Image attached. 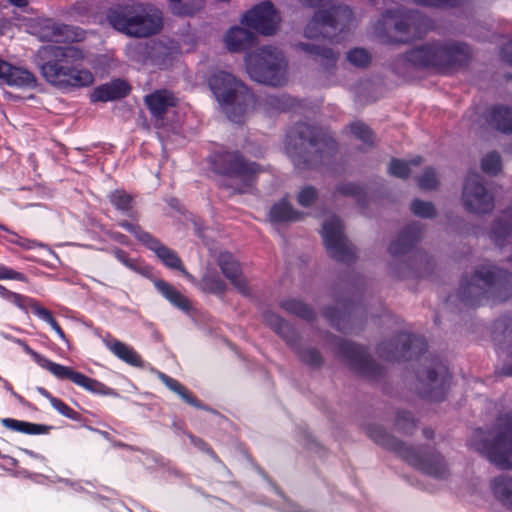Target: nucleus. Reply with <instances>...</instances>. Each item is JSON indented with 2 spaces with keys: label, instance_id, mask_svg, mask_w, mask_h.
Listing matches in <instances>:
<instances>
[{
  "label": "nucleus",
  "instance_id": "f257e3e1",
  "mask_svg": "<svg viewBox=\"0 0 512 512\" xmlns=\"http://www.w3.org/2000/svg\"><path fill=\"white\" fill-rule=\"evenodd\" d=\"M43 61L42 76L52 86L61 90H74L91 86L93 73L83 67L85 53L75 46H43L38 51Z\"/></svg>",
  "mask_w": 512,
  "mask_h": 512
},
{
  "label": "nucleus",
  "instance_id": "f03ea898",
  "mask_svg": "<svg viewBox=\"0 0 512 512\" xmlns=\"http://www.w3.org/2000/svg\"><path fill=\"white\" fill-rule=\"evenodd\" d=\"M460 297L472 304H481L483 299L504 301L512 296V275L490 263L475 268L471 277H465L459 287Z\"/></svg>",
  "mask_w": 512,
  "mask_h": 512
},
{
  "label": "nucleus",
  "instance_id": "7ed1b4c3",
  "mask_svg": "<svg viewBox=\"0 0 512 512\" xmlns=\"http://www.w3.org/2000/svg\"><path fill=\"white\" fill-rule=\"evenodd\" d=\"M367 435L376 444L394 451L408 464L430 476L442 479L448 475V468L444 458L435 451L408 446L389 435L384 428L378 425L369 426L367 428Z\"/></svg>",
  "mask_w": 512,
  "mask_h": 512
},
{
  "label": "nucleus",
  "instance_id": "20e7f679",
  "mask_svg": "<svg viewBox=\"0 0 512 512\" xmlns=\"http://www.w3.org/2000/svg\"><path fill=\"white\" fill-rule=\"evenodd\" d=\"M108 21L129 37L144 38L160 31L162 13L151 4L134 3L110 11Z\"/></svg>",
  "mask_w": 512,
  "mask_h": 512
},
{
  "label": "nucleus",
  "instance_id": "39448f33",
  "mask_svg": "<svg viewBox=\"0 0 512 512\" xmlns=\"http://www.w3.org/2000/svg\"><path fill=\"white\" fill-rule=\"evenodd\" d=\"M209 86L233 122H241L242 117L254 104V97L248 88L229 72H215L210 77Z\"/></svg>",
  "mask_w": 512,
  "mask_h": 512
},
{
  "label": "nucleus",
  "instance_id": "423d86ee",
  "mask_svg": "<svg viewBox=\"0 0 512 512\" xmlns=\"http://www.w3.org/2000/svg\"><path fill=\"white\" fill-rule=\"evenodd\" d=\"M470 50L464 43L453 41H429L411 49L406 60L416 67L445 69L463 64L468 60Z\"/></svg>",
  "mask_w": 512,
  "mask_h": 512
},
{
  "label": "nucleus",
  "instance_id": "0eeeda50",
  "mask_svg": "<svg viewBox=\"0 0 512 512\" xmlns=\"http://www.w3.org/2000/svg\"><path fill=\"white\" fill-rule=\"evenodd\" d=\"M470 443L475 450L484 454L499 468H511L512 415L500 417L495 428L489 433L482 430L475 431Z\"/></svg>",
  "mask_w": 512,
  "mask_h": 512
},
{
  "label": "nucleus",
  "instance_id": "6e6552de",
  "mask_svg": "<svg viewBox=\"0 0 512 512\" xmlns=\"http://www.w3.org/2000/svg\"><path fill=\"white\" fill-rule=\"evenodd\" d=\"M249 77L265 85L281 86L287 80V60L281 50L263 46L244 58Z\"/></svg>",
  "mask_w": 512,
  "mask_h": 512
},
{
  "label": "nucleus",
  "instance_id": "1a4fd4ad",
  "mask_svg": "<svg viewBox=\"0 0 512 512\" xmlns=\"http://www.w3.org/2000/svg\"><path fill=\"white\" fill-rule=\"evenodd\" d=\"M424 24L417 12H387L374 23L373 31L382 42L393 44L420 36Z\"/></svg>",
  "mask_w": 512,
  "mask_h": 512
},
{
  "label": "nucleus",
  "instance_id": "9d476101",
  "mask_svg": "<svg viewBox=\"0 0 512 512\" xmlns=\"http://www.w3.org/2000/svg\"><path fill=\"white\" fill-rule=\"evenodd\" d=\"M351 9L340 2L329 1L327 7L317 10L303 28V35L307 39L317 40L330 38L329 29L343 30L352 20Z\"/></svg>",
  "mask_w": 512,
  "mask_h": 512
},
{
  "label": "nucleus",
  "instance_id": "9b49d317",
  "mask_svg": "<svg viewBox=\"0 0 512 512\" xmlns=\"http://www.w3.org/2000/svg\"><path fill=\"white\" fill-rule=\"evenodd\" d=\"M286 151L294 165L302 168L311 162L310 156L313 152L321 150L313 129L306 124H300L287 135Z\"/></svg>",
  "mask_w": 512,
  "mask_h": 512
},
{
  "label": "nucleus",
  "instance_id": "f8f14e48",
  "mask_svg": "<svg viewBox=\"0 0 512 512\" xmlns=\"http://www.w3.org/2000/svg\"><path fill=\"white\" fill-rule=\"evenodd\" d=\"M321 235L328 254L343 262L353 259L354 252L348 243L343 225L335 215L327 216L322 224Z\"/></svg>",
  "mask_w": 512,
  "mask_h": 512
},
{
  "label": "nucleus",
  "instance_id": "ddd939ff",
  "mask_svg": "<svg viewBox=\"0 0 512 512\" xmlns=\"http://www.w3.org/2000/svg\"><path fill=\"white\" fill-rule=\"evenodd\" d=\"M465 207L474 213H488L494 208V197L485 188L482 177L469 173L462 192Z\"/></svg>",
  "mask_w": 512,
  "mask_h": 512
},
{
  "label": "nucleus",
  "instance_id": "4468645a",
  "mask_svg": "<svg viewBox=\"0 0 512 512\" xmlns=\"http://www.w3.org/2000/svg\"><path fill=\"white\" fill-rule=\"evenodd\" d=\"M240 22L260 34L272 35L279 28L280 16L270 2H262L247 11Z\"/></svg>",
  "mask_w": 512,
  "mask_h": 512
},
{
  "label": "nucleus",
  "instance_id": "2eb2a0df",
  "mask_svg": "<svg viewBox=\"0 0 512 512\" xmlns=\"http://www.w3.org/2000/svg\"><path fill=\"white\" fill-rule=\"evenodd\" d=\"M339 354L359 374L375 377L380 372V368L369 358L363 346L342 342L339 345Z\"/></svg>",
  "mask_w": 512,
  "mask_h": 512
},
{
  "label": "nucleus",
  "instance_id": "dca6fc26",
  "mask_svg": "<svg viewBox=\"0 0 512 512\" xmlns=\"http://www.w3.org/2000/svg\"><path fill=\"white\" fill-rule=\"evenodd\" d=\"M224 172L239 183V190L244 192L249 188L257 173L261 171L260 166L255 163H247L239 154L229 153L224 157Z\"/></svg>",
  "mask_w": 512,
  "mask_h": 512
},
{
  "label": "nucleus",
  "instance_id": "f3484780",
  "mask_svg": "<svg viewBox=\"0 0 512 512\" xmlns=\"http://www.w3.org/2000/svg\"><path fill=\"white\" fill-rule=\"evenodd\" d=\"M423 341L421 338L411 336L410 334H400L396 342H383L379 345L377 352L381 358L386 361L399 360L405 356L406 352L411 351L418 354L422 350Z\"/></svg>",
  "mask_w": 512,
  "mask_h": 512
},
{
  "label": "nucleus",
  "instance_id": "a211bd4d",
  "mask_svg": "<svg viewBox=\"0 0 512 512\" xmlns=\"http://www.w3.org/2000/svg\"><path fill=\"white\" fill-rule=\"evenodd\" d=\"M40 361V366L42 368L48 370L60 380L69 379L74 384L94 393H102L104 391L105 386L102 383L95 379L89 378L84 374L71 369L70 367L52 362L47 358L40 359Z\"/></svg>",
  "mask_w": 512,
  "mask_h": 512
},
{
  "label": "nucleus",
  "instance_id": "6ab92c4d",
  "mask_svg": "<svg viewBox=\"0 0 512 512\" xmlns=\"http://www.w3.org/2000/svg\"><path fill=\"white\" fill-rule=\"evenodd\" d=\"M447 373L443 366L427 370L419 375V393L432 400L439 401L444 395Z\"/></svg>",
  "mask_w": 512,
  "mask_h": 512
},
{
  "label": "nucleus",
  "instance_id": "aec40b11",
  "mask_svg": "<svg viewBox=\"0 0 512 512\" xmlns=\"http://www.w3.org/2000/svg\"><path fill=\"white\" fill-rule=\"evenodd\" d=\"M256 41V35L250 30L233 26L223 35V44L231 53H241L250 49Z\"/></svg>",
  "mask_w": 512,
  "mask_h": 512
},
{
  "label": "nucleus",
  "instance_id": "412c9836",
  "mask_svg": "<svg viewBox=\"0 0 512 512\" xmlns=\"http://www.w3.org/2000/svg\"><path fill=\"white\" fill-rule=\"evenodd\" d=\"M0 80L5 84L20 88L34 87L36 83V78L31 72L23 68L13 67L1 59Z\"/></svg>",
  "mask_w": 512,
  "mask_h": 512
},
{
  "label": "nucleus",
  "instance_id": "4be33fe9",
  "mask_svg": "<svg viewBox=\"0 0 512 512\" xmlns=\"http://www.w3.org/2000/svg\"><path fill=\"white\" fill-rule=\"evenodd\" d=\"M218 264L231 284L241 293L247 294L248 288L246 280L242 275L239 263L234 259L232 254L227 251L221 252L218 256Z\"/></svg>",
  "mask_w": 512,
  "mask_h": 512
},
{
  "label": "nucleus",
  "instance_id": "5701e85b",
  "mask_svg": "<svg viewBox=\"0 0 512 512\" xmlns=\"http://www.w3.org/2000/svg\"><path fill=\"white\" fill-rule=\"evenodd\" d=\"M145 237V240L148 241V245L146 247L153 251L165 266L170 269H177L181 271L185 277L191 278V275L186 271L181 259L178 257L175 251L162 244L153 236Z\"/></svg>",
  "mask_w": 512,
  "mask_h": 512
},
{
  "label": "nucleus",
  "instance_id": "b1692460",
  "mask_svg": "<svg viewBox=\"0 0 512 512\" xmlns=\"http://www.w3.org/2000/svg\"><path fill=\"white\" fill-rule=\"evenodd\" d=\"M129 85L120 79L98 86L91 94L93 102H107L125 97L129 93Z\"/></svg>",
  "mask_w": 512,
  "mask_h": 512
},
{
  "label": "nucleus",
  "instance_id": "393cba45",
  "mask_svg": "<svg viewBox=\"0 0 512 512\" xmlns=\"http://www.w3.org/2000/svg\"><path fill=\"white\" fill-rule=\"evenodd\" d=\"M298 50L310 55L316 59H320L324 70L327 73H331L336 65L339 57V53L334 52L332 49L327 47H320L314 44L299 42L296 44Z\"/></svg>",
  "mask_w": 512,
  "mask_h": 512
},
{
  "label": "nucleus",
  "instance_id": "a878e982",
  "mask_svg": "<svg viewBox=\"0 0 512 512\" xmlns=\"http://www.w3.org/2000/svg\"><path fill=\"white\" fill-rule=\"evenodd\" d=\"M176 101L174 95L167 90L156 91L145 96V102L156 118H162L168 108L176 105Z\"/></svg>",
  "mask_w": 512,
  "mask_h": 512
},
{
  "label": "nucleus",
  "instance_id": "bb28decb",
  "mask_svg": "<svg viewBox=\"0 0 512 512\" xmlns=\"http://www.w3.org/2000/svg\"><path fill=\"white\" fill-rule=\"evenodd\" d=\"M103 341L105 346L122 361L135 367L143 366L141 356L131 346L110 337Z\"/></svg>",
  "mask_w": 512,
  "mask_h": 512
},
{
  "label": "nucleus",
  "instance_id": "cd10ccee",
  "mask_svg": "<svg viewBox=\"0 0 512 512\" xmlns=\"http://www.w3.org/2000/svg\"><path fill=\"white\" fill-rule=\"evenodd\" d=\"M156 289L176 308L187 312L191 309V304L180 291L164 280H156L154 282Z\"/></svg>",
  "mask_w": 512,
  "mask_h": 512
},
{
  "label": "nucleus",
  "instance_id": "c85d7f7f",
  "mask_svg": "<svg viewBox=\"0 0 512 512\" xmlns=\"http://www.w3.org/2000/svg\"><path fill=\"white\" fill-rule=\"evenodd\" d=\"M490 489L493 497L502 505L512 509V479L498 476L491 480Z\"/></svg>",
  "mask_w": 512,
  "mask_h": 512
},
{
  "label": "nucleus",
  "instance_id": "c756f323",
  "mask_svg": "<svg viewBox=\"0 0 512 512\" xmlns=\"http://www.w3.org/2000/svg\"><path fill=\"white\" fill-rule=\"evenodd\" d=\"M302 217V214L295 209L286 201L281 200L274 204L269 213V219L273 223H284L290 221H296Z\"/></svg>",
  "mask_w": 512,
  "mask_h": 512
},
{
  "label": "nucleus",
  "instance_id": "7c9ffc66",
  "mask_svg": "<svg viewBox=\"0 0 512 512\" xmlns=\"http://www.w3.org/2000/svg\"><path fill=\"white\" fill-rule=\"evenodd\" d=\"M263 317L265 323L278 333L289 345H294L297 335L285 321L273 312H266Z\"/></svg>",
  "mask_w": 512,
  "mask_h": 512
},
{
  "label": "nucleus",
  "instance_id": "2f4dec72",
  "mask_svg": "<svg viewBox=\"0 0 512 512\" xmlns=\"http://www.w3.org/2000/svg\"><path fill=\"white\" fill-rule=\"evenodd\" d=\"M491 126L504 133L512 131V109L497 106L491 109L489 114Z\"/></svg>",
  "mask_w": 512,
  "mask_h": 512
},
{
  "label": "nucleus",
  "instance_id": "473e14b6",
  "mask_svg": "<svg viewBox=\"0 0 512 512\" xmlns=\"http://www.w3.org/2000/svg\"><path fill=\"white\" fill-rule=\"evenodd\" d=\"M418 235L412 229L405 230L388 248L391 256L399 257L406 254L417 241Z\"/></svg>",
  "mask_w": 512,
  "mask_h": 512
},
{
  "label": "nucleus",
  "instance_id": "72a5a7b5",
  "mask_svg": "<svg viewBox=\"0 0 512 512\" xmlns=\"http://www.w3.org/2000/svg\"><path fill=\"white\" fill-rule=\"evenodd\" d=\"M512 232V206L504 211L501 218L496 222L491 230L490 237L495 243H500L502 238L510 235Z\"/></svg>",
  "mask_w": 512,
  "mask_h": 512
},
{
  "label": "nucleus",
  "instance_id": "f704fd0d",
  "mask_svg": "<svg viewBox=\"0 0 512 512\" xmlns=\"http://www.w3.org/2000/svg\"><path fill=\"white\" fill-rule=\"evenodd\" d=\"M295 342L296 340L294 343ZM292 346L294 347L300 361L305 365L310 366L311 368H319L323 364L322 355L317 349L310 346L299 347L295 344Z\"/></svg>",
  "mask_w": 512,
  "mask_h": 512
},
{
  "label": "nucleus",
  "instance_id": "c9c22d12",
  "mask_svg": "<svg viewBox=\"0 0 512 512\" xmlns=\"http://www.w3.org/2000/svg\"><path fill=\"white\" fill-rule=\"evenodd\" d=\"M1 422L5 428L25 434H40L46 430L45 426L11 418H4Z\"/></svg>",
  "mask_w": 512,
  "mask_h": 512
},
{
  "label": "nucleus",
  "instance_id": "e433bc0d",
  "mask_svg": "<svg viewBox=\"0 0 512 512\" xmlns=\"http://www.w3.org/2000/svg\"><path fill=\"white\" fill-rule=\"evenodd\" d=\"M28 308H30L32 310V312L36 316H38L41 320L47 322L60 338H62V339L65 338L63 330L58 325V323L55 321V319L52 316V313L48 309L41 306L38 302H36L34 300H29Z\"/></svg>",
  "mask_w": 512,
  "mask_h": 512
},
{
  "label": "nucleus",
  "instance_id": "4c0bfd02",
  "mask_svg": "<svg viewBox=\"0 0 512 512\" xmlns=\"http://www.w3.org/2000/svg\"><path fill=\"white\" fill-rule=\"evenodd\" d=\"M421 162V157H415L409 163L402 160L393 159L389 165V173L395 177L405 178L411 172L410 165H420Z\"/></svg>",
  "mask_w": 512,
  "mask_h": 512
},
{
  "label": "nucleus",
  "instance_id": "58836bf2",
  "mask_svg": "<svg viewBox=\"0 0 512 512\" xmlns=\"http://www.w3.org/2000/svg\"><path fill=\"white\" fill-rule=\"evenodd\" d=\"M281 307L287 312L296 314L307 320L313 317V311L307 305L295 299L283 301Z\"/></svg>",
  "mask_w": 512,
  "mask_h": 512
},
{
  "label": "nucleus",
  "instance_id": "ea45409f",
  "mask_svg": "<svg viewBox=\"0 0 512 512\" xmlns=\"http://www.w3.org/2000/svg\"><path fill=\"white\" fill-rule=\"evenodd\" d=\"M202 0H193V4H183L182 0H168V6L172 13L177 15H191L201 7Z\"/></svg>",
  "mask_w": 512,
  "mask_h": 512
},
{
  "label": "nucleus",
  "instance_id": "a19ab883",
  "mask_svg": "<svg viewBox=\"0 0 512 512\" xmlns=\"http://www.w3.org/2000/svg\"><path fill=\"white\" fill-rule=\"evenodd\" d=\"M482 170L489 175H496L502 167L500 156L491 152L485 155L481 161Z\"/></svg>",
  "mask_w": 512,
  "mask_h": 512
},
{
  "label": "nucleus",
  "instance_id": "79ce46f5",
  "mask_svg": "<svg viewBox=\"0 0 512 512\" xmlns=\"http://www.w3.org/2000/svg\"><path fill=\"white\" fill-rule=\"evenodd\" d=\"M347 60L356 67H366L371 61V55L363 48H355L348 52Z\"/></svg>",
  "mask_w": 512,
  "mask_h": 512
},
{
  "label": "nucleus",
  "instance_id": "37998d69",
  "mask_svg": "<svg viewBox=\"0 0 512 512\" xmlns=\"http://www.w3.org/2000/svg\"><path fill=\"white\" fill-rule=\"evenodd\" d=\"M111 203L122 211H128L132 207V197L124 191L116 190L110 195Z\"/></svg>",
  "mask_w": 512,
  "mask_h": 512
},
{
  "label": "nucleus",
  "instance_id": "c03bdc74",
  "mask_svg": "<svg viewBox=\"0 0 512 512\" xmlns=\"http://www.w3.org/2000/svg\"><path fill=\"white\" fill-rule=\"evenodd\" d=\"M411 210L418 217L432 218L435 216V208L430 202L415 200L411 204Z\"/></svg>",
  "mask_w": 512,
  "mask_h": 512
},
{
  "label": "nucleus",
  "instance_id": "a18cd8bd",
  "mask_svg": "<svg viewBox=\"0 0 512 512\" xmlns=\"http://www.w3.org/2000/svg\"><path fill=\"white\" fill-rule=\"evenodd\" d=\"M113 254L118 261H120L122 264H124L129 269H131L137 273H140V274H146V268L143 267L136 260L130 259L128 257V255L123 250L115 249L113 251Z\"/></svg>",
  "mask_w": 512,
  "mask_h": 512
},
{
  "label": "nucleus",
  "instance_id": "49530a36",
  "mask_svg": "<svg viewBox=\"0 0 512 512\" xmlns=\"http://www.w3.org/2000/svg\"><path fill=\"white\" fill-rule=\"evenodd\" d=\"M147 47L143 44H130L126 47V55L132 62L144 63L146 59Z\"/></svg>",
  "mask_w": 512,
  "mask_h": 512
},
{
  "label": "nucleus",
  "instance_id": "de8ad7c7",
  "mask_svg": "<svg viewBox=\"0 0 512 512\" xmlns=\"http://www.w3.org/2000/svg\"><path fill=\"white\" fill-rule=\"evenodd\" d=\"M351 133L368 145L373 144V135L370 129L361 122H354L350 126Z\"/></svg>",
  "mask_w": 512,
  "mask_h": 512
},
{
  "label": "nucleus",
  "instance_id": "09e8293b",
  "mask_svg": "<svg viewBox=\"0 0 512 512\" xmlns=\"http://www.w3.org/2000/svg\"><path fill=\"white\" fill-rule=\"evenodd\" d=\"M317 199V191L311 186L302 188L297 196V201L301 206H311Z\"/></svg>",
  "mask_w": 512,
  "mask_h": 512
},
{
  "label": "nucleus",
  "instance_id": "8fccbe9b",
  "mask_svg": "<svg viewBox=\"0 0 512 512\" xmlns=\"http://www.w3.org/2000/svg\"><path fill=\"white\" fill-rule=\"evenodd\" d=\"M420 188L431 190L437 187L438 179L433 169H426L421 177L418 179Z\"/></svg>",
  "mask_w": 512,
  "mask_h": 512
},
{
  "label": "nucleus",
  "instance_id": "3c124183",
  "mask_svg": "<svg viewBox=\"0 0 512 512\" xmlns=\"http://www.w3.org/2000/svg\"><path fill=\"white\" fill-rule=\"evenodd\" d=\"M120 225L126 229L127 231H129L130 233H132L133 235H135V237L141 241L145 246L148 245V241L145 240L146 237L144 236H151L149 233L143 231L139 226L135 225V224H132V223H129L127 221H123L120 223Z\"/></svg>",
  "mask_w": 512,
  "mask_h": 512
},
{
  "label": "nucleus",
  "instance_id": "603ef678",
  "mask_svg": "<svg viewBox=\"0 0 512 512\" xmlns=\"http://www.w3.org/2000/svg\"><path fill=\"white\" fill-rule=\"evenodd\" d=\"M0 335L2 337H4L5 339L11 340V341L17 343L18 345H20L27 354H29V355H31L33 357V359L37 362L38 365L41 364L40 359H44L45 358L42 355H40L39 353H37L34 350H32L23 340L13 338L10 335H8L6 333H3V332H0Z\"/></svg>",
  "mask_w": 512,
  "mask_h": 512
},
{
  "label": "nucleus",
  "instance_id": "864d4df0",
  "mask_svg": "<svg viewBox=\"0 0 512 512\" xmlns=\"http://www.w3.org/2000/svg\"><path fill=\"white\" fill-rule=\"evenodd\" d=\"M0 335L2 337H4L5 339L11 340V341L17 343L18 345H20L27 354H29V355H31L33 357V359L37 362L38 365L41 364L40 359H44L45 358L42 355H40L39 353H37L34 350H32L23 340L13 338L10 335H8L6 333H3V332H0Z\"/></svg>",
  "mask_w": 512,
  "mask_h": 512
},
{
  "label": "nucleus",
  "instance_id": "5fc2aeb1",
  "mask_svg": "<svg viewBox=\"0 0 512 512\" xmlns=\"http://www.w3.org/2000/svg\"><path fill=\"white\" fill-rule=\"evenodd\" d=\"M0 335L2 337H4L5 339L11 340V341L17 343L18 345H20L27 354H29V355H31L33 357V359L37 362L38 365L41 364L40 359H44L45 358L42 355H40L39 353H37L34 350H32L23 340L13 338L10 335H8L6 333H3V332H0Z\"/></svg>",
  "mask_w": 512,
  "mask_h": 512
},
{
  "label": "nucleus",
  "instance_id": "6e6d98bb",
  "mask_svg": "<svg viewBox=\"0 0 512 512\" xmlns=\"http://www.w3.org/2000/svg\"><path fill=\"white\" fill-rule=\"evenodd\" d=\"M50 403L62 415L66 416L68 418H71V419L76 418L77 413L75 411H73L71 408H69L61 400H59L55 397H50Z\"/></svg>",
  "mask_w": 512,
  "mask_h": 512
},
{
  "label": "nucleus",
  "instance_id": "4d7b16f0",
  "mask_svg": "<svg viewBox=\"0 0 512 512\" xmlns=\"http://www.w3.org/2000/svg\"><path fill=\"white\" fill-rule=\"evenodd\" d=\"M203 282L207 288L213 292H222L225 289V283L221 279L211 275H206L203 278Z\"/></svg>",
  "mask_w": 512,
  "mask_h": 512
},
{
  "label": "nucleus",
  "instance_id": "13d9d810",
  "mask_svg": "<svg viewBox=\"0 0 512 512\" xmlns=\"http://www.w3.org/2000/svg\"><path fill=\"white\" fill-rule=\"evenodd\" d=\"M177 395L185 401L187 404L201 408V403L199 400L196 399V397L186 388L182 385L181 390L177 393Z\"/></svg>",
  "mask_w": 512,
  "mask_h": 512
},
{
  "label": "nucleus",
  "instance_id": "bf43d9fd",
  "mask_svg": "<svg viewBox=\"0 0 512 512\" xmlns=\"http://www.w3.org/2000/svg\"><path fill=\"white\" fill-rule=\"evenodd\" d=\"M158 378L162 381V383L171 391L174 393H178L179 390H181L182 384L179 383L177 380L167 376L166 374L162 372H158Z\"/></svg>",
  "mask_w": 512,
  "mask_h": 512
},
{
  "label": "nucleus",
  "instance_id": "052dcab7",
  "mask_svg": "<svg viewBox=\"0 0 512 512\" xmlns=\"http://www.w3.org/2000/svg\"><path fill=\"white\" fill-rule=\"evenodd\" d=\"M501 353L507 358V365L503 367V373L505 375L512 374V337L509 339V345L501 347Z\"/></svg>",
  "mask_w": 512,
  "mask_h": 512
},
{
  "label": "nucleus",
  "instance_id": "680f3d73",
  "mask_svg": "<svg viewBox=\"0 0 512 512\" xmlns=\"http://www.w3.org/2000/svg\"><path fill=\"white\" fill-rule=\"evenodd\" d=\"M0 279H13L18 281H26V277L15 270L7 267H0Z\"/></svg>",
  "mask_w": 512,
  "mask_h": 512
},
{
  "label": "nucleus",
  "instance_id": "e2e57ef3",
  "mask_svg": "<svg viewBox=\"0 0 512 512\" xmlns=\"http://www.w3.org/2000/svg\"><path fill=\"white\" fill-rule=\"evenodd\" d=\"M460 0H415V2L425 5V6H434V7H447L454 6L459 3Z\"/></svg>",
  "mask_w": 512,
  "mask_h": 512
},
{
  "label": "nucleus",
  "instance_id": "0e129e2a",
  "mask_svg": "<svg viewBox=\"0 0 512 512\" xmlns=\"http://www.w3.org/2000/svg\"><path fill=\"white\" fill-rule=\"evenodd\" d=\"M112 59L106 55H100L96 58V63L94 68L96 70H100L104 72L106 69L112 66Z\"/></svg>",
  "mask_w": 512,
  "mask_h": 512
},
{
  "label": "nucleus",
  "instance_id": "69168bd1",
  "mask_svg": "<svg viewBox=\"0 0 512 512\" xmlns=\"http://www.w3.org/2000/svg\"><path fill=\"white\" fill-rule=\"evenodd\" d=\"M8 300L12 301L20 309H26L29 307L30 299L26 298L20 294L13 293Z\"/></svg>",
  "mask_w": 512,
  "mask_h": 512
},
{
  "label": "nucleus",
  "instance_id": "338daca9",
  "mask_svg": "<svg viewBox=\"0 0 512 512\" xmlns=\"http://www.w3.org/2000/svg\"><path fill=\"white\" fill-rule=\"evenodd\" d=\"M47 28H51L52 29V32L51 33H46L43 35V37H46L50 40H54L57 38L58 36V33L60 31V28L59 27H55L54 24L50 21L47 22V25H46Z\"/></svg>",
  "mask_w": 512,
  "mask_h": 512
},
{
  "label": "nucleus",
  "instance_id": "774afa93",
  "mask_svg": "<svg viewBox=\"0 0 512 512\" xmlns=\"http://www.w3.org/2000/svg\"><path fill=\"white\" fill-rule=\"evenodd\" d=\"M503 57L512 65V42L507 44L503 49Z\"/></svg>",
  "mask_w": 512,
  "mask_h": 512
}]
</instances>
